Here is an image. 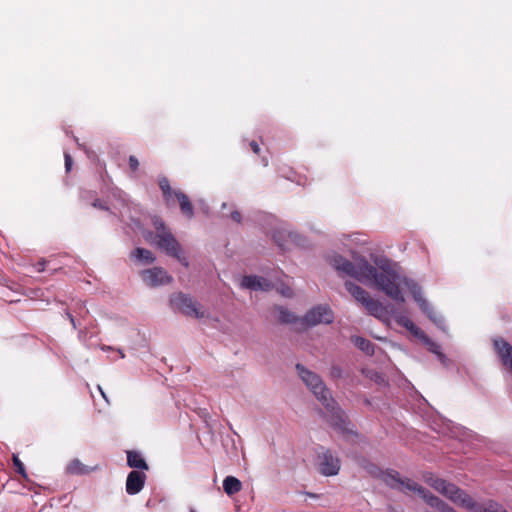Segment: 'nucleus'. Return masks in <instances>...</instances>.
I'll use <instances>...</instances> for the list:
<instances>
[{"instance_id":"20e7f679","label":"nucleus","mask_w":512,"mask_h":512,"mask_svg":"<svg viewBox=\"0 0 512 512\" xmlns=\"http://www.w3.org/2000/svg\"><path fill=\"white\" fill-rule=\"evenodd\" d=\"M426 482L455 505L466 509L468 512H507L501 505L492 500L475 501L466 491L444 479L430 476L426 479Z\"/></svg>"},{"instance_id":"6ab92c4d","label":"nucleus","mask_w":512,"mask_h":512,"mask_svg":"<svg viewBox=\"0 0 512 512\" xmlns=\"http://www.w3.org/2000/svg\"><path fill=\"white\" fill-rule=\"evenodd\" d=\"M275 310L278 312V321L281 324H294L301 320V318H298L293 312L283 306H276Z\"/></svg>"},{"instance_id":"2eb2a0df","label":"nucleus","mask_w":512,"mask_h":512,"mask_svg":"<svg viewBox=\"0 0 512 512\" xmlns=\"http://www.w3.org/2000/svg\"><path fill=\"white\" fill-rule=\"evenodd\" d=\"M240 286L253 291H268L272 288V284L267 279L256 275L244 276Z\"/></svg>"},{"instance_id":"39448f33","label":"nucleus","mask_w":512,"mask_h":512,"mask_svg":"<svg viewBox=\"0 0 512 512\" xmlns=\"http://www.w3.org/2000/svg\"><path fill=\"white\" fill-rule=\"evenodd\" d=\"M345 288L366 309L368 314L381 321L386 322L393 317V312H399L393 306L384 305L379 300L373 299L366 290L351 281L345 282Z\"/></svg>"},{"instance_id":"0eeeda50","label":"nucleus","mask_w":512,"mask_h":512,"mask_svg":"<svg viewBox=\"0 0 512 512\" xmlns=\"http://www.w3.org/2000/svg\"><path fill=\"white\" fill-rule=\"evenodd\" d=\"M393 318L399 325L406 328L410 333L421 340L428 347L429 351L438 356L441 362L445 361L446 357L441 353L440 346L431 340L424 331L417 327L406 314L403 312H393Z\"/></svg>"},{"instance_id":"f704fd0d","label":"nucleus","mask_w":512,"mask_h":512,"mask_svg":"<svg viewBox=\"0 0 512 512\" xmlns=\"http://www.w3.org/2000/svg\"><path fill=\"white\" fill-rule=\"evenodd\" d=\"M98 390H99V392L101 393L102 397L105 399V401H106L107 403H109V400H108V398H107V396H106L105 392L103 391V389H102V387H101L100 385H98Z\"/></svg>"},{"instance_id":"ea45409f","label":"nucleus","mask_w":512,"mask_h":512,"mask_svg":"<svg viewBox=\"0 0 512 512\" xmlns=\"http://www.w3.org/2000/svg\"><path fill=\"white\" fill-rule=\"evenodd\" d=\"M189 512H196L194 508H189Z\"/></svg>"},{"instance_id":"9d476101","label":"nucleus","mask_w":512,"mask_h":512,"mask_svg":"<svg viewBox=\"0 0 512 512\" xmlns=\"http://www.w3.org/2000/svg\"><path fill=\"white\" fill-rule=\"evenodd\" d=\"M334 320V314L327 305H317L311 308L301 318L300 323L306 327H313L320 324H330Z\"/></svg>"},{"instance_id":"a211bd4d","label":"nucleus","mask_w":512,"mask_h":512,"mask_svg":"<svg viewBox=\"0 0 512 512\" xmlns=\"http://www.w3.org/2000/svg\"><path fill=\"white\" fill-rule=\"evenodd\" d=\"M127 464L129 467L136 468V469H142V470L148 469V465H147L145 459L142 457V455L139 452H136V451H129L127 453Z\"/></svg>"},{"instance_id":"4be33fe9","label":"nucleus","mask_w":512,"mask_h":512,"mask_svg":"<svg viewBox=\"0 0 512 512\" xmlns=\"http://www.w3.org/2000/svg\"><path fill=\"white\" fill-rule=\"evenodd\" d=\"M66 472L72 475H84L90 472L87 466H85L79 459H73L69 462L66 467Z\"/></svg>"},{"instance_id":"c9c22d12","label":"nucleus","mask_w":512,"mask_h":512,"mask_svg":"<svg viewBox=\"0 0 512 512\" xmlns=\"http://www.w3.org/2000/svg\"><path fill=\"white\" fill-rule=\"evenodd\" d=\"M281 293H282V295H284V296H286V297H290V296L292 295L291 290H290L289 288H287V289H283V290L281 291Z\"/></svg>"},{"instance_id":"5701e85b","label":"nucleus","mask_w":512,"mask_h":512,"mask_svg":"<svg viewBox=\"0 0 512 512\" xmlns=\"http://www.w3.org/2000/svg\"><path fill=\"white\" fill-rule=\"evenodd\" d=\"M353 343L357 348H359L361 351L368 355L374 354V345L367 339L357 336L353 337Z\"/></svg>"},{"instance_id":"f8f14e48","label":"nucleus","mask_w":512,"mask_h":512,"mask_svg":"<svg viewBox=\"0 0 512 512\" xmlns=\"http://www.w3.org/2000/svg\"><path fill=\"white\" fill-rule=\"evenodd\" d=\"M318 469L324 476H335L340 470V460L330 450L318 453Z\"/></svg>"},{"instance_id":"c756f323","label":"nucleus","mask_w":512,"mask_h":512,"mask_svg":"<svg viewBox=\"0 0 512 512\" xmlns=\"http://www.w3.org/2000/svg\"><path fill=\"white\" fill-rule=\"evenodd\" d=\"M64 158H65V169L67 172H69L72 167V158H71L70 154L67 152L64 153Z\"/></svg>"},{"instance_id":"dca6fc26","label":"nucleus","mask_w":512,"mask_h":512,"mask_svg":"<svg viewBox=\"0 0 512 512\" xmlns=\"http://www.w3.org/2000/svg\"><path fill=\"white\" fill-rule=\"evenodd\" d=\"M146 475L140 471H131L126 480V492L129 495L138 494L144 487Z\"/></svg>"},{"instance_id":"4c0bfd02","label":"nucleus","mask_w":512,"mask_h":512,"mask_svg":"<svg viewBox=\"0 0 512 512\" xmlns=\"http://www.w3.org/2000/svg\"><path fill=\"white\" fill-rule=\"evenodd\" d=\"M100 349L102 351H110V350H113V348L111 346H107V345H102L100 346Z\"/></svg>"},{"instance_id":"aec40b11","label":"nucleus","mask_w":512,"mask_h":512,"mask_svg":"<svg viewBox=\"0 0 512 512\" xmlns=\"http://www.w3.org/2000/svg\"><path fill=\"white\" fill-rule=\"evenodd\" d=\"M131 258L144 264H150L156 260L153 253L150 250L144 248H136L133 250L131 252Z\"/></svg>"},{"instance_id":"f3484780","label":"nucleus","mask_w":512,"mask_h":512,"mask_svg":"<svg viewBox=\"0 0 512 512\" xmlns=\"http://www.w3.org/2000/svg\"><path fill=\"white\" fill-rule=\"evenodd\" d=\"M174 196L178 199L183 214L188 218H192L194 216L193 206L187 195L180 190H175Z\"/></svg>"},{"instance_id":"79ce46f5","label":"nucleus","mask_w":512,"mask_h":512,"mask_svg":"<svg viewBox=\"0 0 512 512\" xmlns=\"http://www.w3.org/2000/svg\"><path fill=\"white\" fill-rule=\"evenodd\" d=\"M42 268L39 269V271H43V263L40 264Z\"/></svg>"},{"instance_id":"58836bf2","label":"nucleus","mask_w":512,"mask_h":512,"mask_svg":"<svg viewBox=\"0 0 512 512\" xmlns=\"http://www.w3.org/2000/svg\"><path fill=\"white\" fill-rule=\"evenodd\" d=\"M119 355H120V358H124L125 357V354L123 353V351L121 349H118L117 350Z\"/></svg>"},{"instance_id":"a19ab883","label":"nucleus","mask_w":512,"mask_h":512,"mask_svg":"<svg viewBox=\"0 0 512 512\" xmlns=\"http://www.w3.org/2000/svg\"><path fill=\"white\" fill-rule=\"evenodd\" d=\"M227 207V204L226 203H223L222 204V208L225 209Z\"/></svg>"},{"instance_id":"b1692460","label":"nucleus","mask_w":512,"mask_h":512,"mask_svg":"<svg viewBox=\"0 0 512 512\" xmlns=\"http://www.w3.org/2000/svg\"><path fill=\"white\" fill-rule=\"evenodd\" d=\"M13 464L16 468V471L23 477V478H28V475L26 473V470H25V467H24V464L22 463V461L19 459V457L17 455H13Z\"/></svg>"},{"instance_id":"393cba45","label":"nucleus","mask_w":512,"mask_h":512,"mask_svg":"<svg viewBox=\"0 0 512 512\" xmlns=\"http://www.w3.org/2000/svg\"><path fill=\"white\" fill-rule=\"evenodd\" d=\"M153 225L157 231L156 234H160V232L162 231H169L168 229H166L164 222L159 217L153 218Z\"/></svg>"},{"instance_id":"f03ea898","label":"nucleus","mask_w":512,"mask_h":512,"mask_svg":"<svg viewBox=\"0 0 512 512\" xmlns=\"http://www.w3.org/2000/svg\"><path fill=\"white\" fill-rule=\"evenodd\" d=\"M296 370L305 385L325 407L327 411V420L331 426L341 433L349 432L350 430L348 428L347 418L343 410L332 398L329 389L325 386L320 376L313 371L306 369L301 364L296 365Z\"/></svg>"},{"instance_id":"2f4dec72","label":"nucleus","mask_w":512,"mask_h":512,"mask_svg":"<svg viewBox=\"0 0 512 512\" xmlns=\"http://www.w3.org/2000/svg\"><path fill=\"white\" fill-rule=\"evenodd\" d=\"M230 218L236 223L241 222V214L236 210L231 212Z\"/></svg>"},{"instance_id":"1a4fd4ad","label":"nucleus","mask_w":512,"mask_h":512,"mask_svg":"<svg viewBox=\"0 0 512 512\" xmlns=\"http://www.w3.org/2000/svg\"><path fill=\"white\" fill-rule=\"evenodd\" d=\"M170 305L174 310H178L189 317L203 318L205 316V312L200 310V305L190 296L183 293L172 294Z\"/></svg>"},{"instance_id":"423d86ee","label":"nucleus","mask_w":512,"mask_h":512,"mask_svg":"<svg viewBox=\"0 0 512 512\" xmlns=\"http://www.w3.org/2000/svg\"><path fill=\"white\" fill-rule=\"evenodd\" d=\"M361 467L371 476L381 479L392 489H396L403 493H408V484L413 482L411 479L401 478L397 471H382L377 465L367 460L362 461Z\"/></svg>"},{"instance_id":"f257e3e1","label":"nucleus","mask_w":512,"mask_h":512,"mask_svg":"<svg viewBox=\"0 0 512 512\" xmlns=\"http://www.w3.org/2000/svg\"><path fill=\"white\" fill-rule=\"evenodd\" d=\"M374 263L375 266L362 259L355 265L345 259L337 271L351 276L364 284L375 286L397 303L405 302L404 294L400 288V285L404 284L411 292L422 312L439 328L444 329L445 321L443 316L438 314L423 296L421 287L417 282L409 278L401 279V276L395 269V265L385 257L376 258Z\"/></svg>"},{"instance_id":"412c9836","label":"nucleus","mask_w":512,"mask_h":512,"mask_svg":"<svg viewBox=\"0 0 512 512\" xmlns=\"http://www.w3.org/2000/svg\"><path fill=\"white\" fill-rule=\"evenodd\" d=\"M242 484L239 479L227 476L223 481V489L227 495H233L241 490Z\"/></svg>"},{"instance_id":"4468645a","label":"nucleus","mask_w":512,"mask_h":512,"mask_svg":"<svg viewBox=\"0 0 512 512\" xmlns=\"http://www.w3.org/2000/svg\"><path fill=\"white\" fill-rule=\"evenodd\" d=\"M493 347L502 364L512 372V346L503 338L493 339Z\"/></svg>"},{"instance_id":"473e14b6","label":"nucleus","mask_w":512,"mask_h":512,"mask_svg":"<svg viewBox=\"0 0 512 512\" xmlns=\"http://www.w3.org/2000/svg\"><path fill=\"white\" fill-rule=\"evenodd\" d=\"M93 207L99 208V209H103V210H107L108 209L107 206L104 205L100 200H95L93 202Z\"/></svg>"},{"instance_id":"6e6552de","label":"nucleus","mask_w":512,"mask_h":512,"mask_svg":"<svg viewBox=\"0 0 512 512\" xmlns=\"http://www.w3.org/2000/svg\"><path fill=\"white\" fill-rule=\"evenodd\" d=\"M156 246L167 255L176 258L182 265H189L187 258L181 254V247L177 239L170 231H162L155 235Z\"/></svg>"},{"instance_id":"a878e982","label":"nucleus","mask_w":512,"mask_h":512,"mask_svg":"<svg viewBox=\"0 0 512 512\" xmlns=\"http://www.w3.org/2000/svg\"><path fill=\"white\" fill-rule=\"evenodd\" d=\"M346 258L340 256V255H333L330 258V264L332 267H334L336 270L341 266V264L344 262Z\"/></svg>"},{"instance_id":"72a5a7b5","label":"nucleus","mask_w":512,"mask_h":512,"mask_svg":"<svg viewBox=\"0 0 512 512\" xmlns=\"http://www.w3.org/2000/svg\"><path fill=\"white\" fill-rule=\"evenodd\" d=\"M250 147H251V149L253 150V152H254V153H256V154H258V153H259V151H260V147H259V145H258V143H257V142H255V141H251V142H250Z\"/></svg>"},{"instance_id":"7ed1b4c3","label":"nucleus","mask_w":512,"mask_h":512,"mask_svg":"<svg viewBox=\"0 0 512 512\" xmlns=\"http://www.w3.org/2000/svg\"><path fill=\"white\" fill-rule=\"evenodd\" d=\"M426 482L455 505L466 509L468 512H507L501 505L492 500L475 501L466 491L444 479L430 476L426 479Z\"/></svg>"},{"instance_id":"7c9ffc66","label":"nucleus","mask_w":512,"mask_h":512,"mask_svg":"<svg viewBox=\"0 0 512 512\" xmlns=\"http://www.w3.org/2000/svg\"><path fill=\"white\" fill-rule=\"evenodd\" d=\"M174 192L172 188H170L168 191L163 192L164 199L167 203H169L172 199V196H174Z\"/></svg>"},{"instance_id":"9b49d317","label":"nucleus","mask_w":512,"mask_h":512,"mask_svg":"<svg viewBox=\"0 0 512 512\" xmlns=\"http://www.w3.org/2000/svg\"><path fill=\"white\" fill-rule=\"evenodd\" d=\"M408 493L414 492L417 493L424 501L430 505L431 507L436 508L440 512H457L453 507L448 505L446 502L441 500L440 498L431 494L428 490L418 485L416 482H412L408 484Z\"/></svg>"},{"instance_id":"cd10ccee","label":"nucleus","mask_w":512,"mask_h":512,"mask_svg":"<svg viewBox=\"0 0 512 512\" xmlns=\"http://www.w3.org/2000/svg\"><path fill=\"white\" fill-rule=\"evenodd\" d=\"M159 187L162 193L168 191L171 188L169 180L166 177H161L159 179Z\"/></svg>"},{"instance_id":"e433bc0d","label":"nucleus","mask_w":512,"mask_h":512,"mask_svg":"<svg viewBox=\"0 0 512 512\" xmlns=\"http://www.w3.org/2000/svg\"><path fill=\"white\" fill-rule=\"evenodd\" d=\"M67 316H68V318H69L73 328L75 329L76 328V323H75L74 317L70 313H68V312H67Z\"/></svg>"},{"instance_id":"bb28decb","label":"nucleus","mask_w":512,"mask_h":512,"mask_svg":"<svg viewBox=\"0 0 512 512\" xmlns=\"http://www.w3.org/2000/svg\"><path fill=\"white\" fill-rule=\"evenodd\" d=\"M342 369L339 367V366H332L331 369H330V376L333 378V379H338V378H341L342 377Z\"/></svg>"},{"instance_id":"c85d7f7f","label":"nucleus","mask_w":512,"mask_h":512,"mask_svg":"<svg viewBox=\"0 0 512 512\" xmlns=\"http://www.w3.org/2000/svg\"><path fill=\"white\" fill-rule=\"evenodd\" d=\"M129 166L132 171H136L139 167V161L135 156L129 157Z\"/></svg>"},{"instance_id":"ddd939ff","label":"nucleus","mask_w":512,"mask_h":512,"mask_svg":"<svg viewBox=\"0 0 512 512\" xmlns=\"http://www.w3.org/2000/svg\"><path fill=\"white\" fill-rule=\"evenodd\" d=\"M141 278L144 283L150 287L169 284L172 281V277L161 267H154L142 271Z\"/></svg>"}]
</instances>
